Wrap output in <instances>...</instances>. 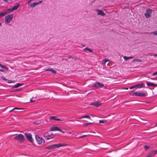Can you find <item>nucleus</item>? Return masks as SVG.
<instances>
[{
	"instance_id": "nucleus-14",
	"label": "nucleus",
	"mask_w": 157,
	"mask_h": 157,
	"mask_svg": "<svg viewBox=\"0 0 157 157\" xmlns=\"http://www.w3.org/2000/svg\"><path fill=\"white\" fill-rule=\"evenodd\" d=\"M101 103L100 102H97L93 103L91 105H93L96 107H98L101 106Z\"/></svg>"
},
{
	"instance_id": "nucleus-7",
	"label": "nucleus",
	"mask_w": 157,
	"mask_h": 157,
	"mask_svg": "<svg viewBox=\"0 0 157 157\" xmlns=\"http://www.w3.org/2000/svg\"><path fill=\"white\" fill-rule=\"evenodd\" d=\"M54 136V135L53 133L48 134L46 133L44 134V137L45 139L48 140L53 138Z\"/></svg>"
},
{
	"instance_id": "nucleus-16",
	"label": "nucleus",
	"mask_w": 157,
	"mask_h": 157,
	"mask_svg": "<svg viewBox=\"0 0 157 157\" xmlns=\"http://www.w3.org/2000/svg\"><path fill=\"white\" fill-rule=\"evenodd\" d=\"M19 5H17L14 6L11 9H9L8 10H10V11H12L14 10H16L19 7Z\"/></svg>"
},
{
	"instance_id": "nucleus-50",
	"label": "nucleus",
	"mask_w": 157,
	"mask_h": 157,
	"mask_svg": "<svg viewBox=\"0 0 157 157\" xmlns=\"http://www.w3.org/2000/svg\"><path fill=\"white\" fill-rule=\"evenodd\" d=\"M82 46H85V45H84V44L82 45Z\"/></svg>"
},
{
	"instance_id": "nucleus-51",
	"label": "nucleus",
	"mask_w": 157,
	"mask_h": 157,
	"mask_svg": "<svg viewBox=\"0 0 157 157\" xmlns=\"http://www.w3.org/2000/svg\"><path fill=\"white\" fill-rule=\"evenodd\" d=\"M128 88H126V89H128Z\"/></svg>"
},
{
	"instance_id": "nucleus-3",
	"label": "nucleus",
	"mask_w": 157,
	"mask_h": 157,
	"mask_svg": "<svg viewBox=\"0 0 157 157\" xmlns=\"http://www.w3.org/2000/svg\"><path fill=\"white\" fill-rule=\"evenodd\" d=\"M14 139L16 140H18L21 142H22L25 140V137L22 134H19L16 135L14 137Z\"/></svg>"
},
{
	"instance_id": "nucleus-40",
	"label": "nucleus",
	"mask_w": 157,
	"mask_h": 157,
	"mask_svg": "<svg viewBox=\"0 0 157 157\" xmlns=\"http://www.w3.org/2000/svg\"><path fill=\"white\" fill-rule=\"evenodd\" d=\"M56 121H62V120L60 119V118H56Z\"/></svg>"
},
{
	"instance_id": "nucleus-4",
	"label": "nucleus",
	"mask_w": 157,
	"mask_h": 157,
	"mask_svg": "<svg viewBox=\"0 0 157 157\" xmlns=\"http://www.w3.org/2000/svg\"><path fill=\"white\" fill-rule=\"evenodd\" d=\"M13 14H10L7 15L5 17V23L6 24L10 23L13 18Z\"/></svg>"
},
{
	"instance_id": "nucleus-52",
	"label": "nucleus",
	"mask_w": 157,
	"mask_h": 157,
	"mask_svg": "<svg viewBox=\"0 0 157 157\" xmlns=\"http://www.w3.org/2000/svg\"><path fill=\"white\" fill-rule=\"evenodd\" d=\"M156 78H157V77Z\"/></svg>"
},
{
	"instance_id": "nucleus-32",
	"label": "nucleus",
	"mask_w": 157,
	"mask_h": 157,
	"mask_svg": "<svg viewBox=\"0 0 157 157\" xmlns=\"http://www.w3.org/2000/svg\"><path fill=\"white\" fill-rule=\"evenodd\" d=\"M86 136L87 135H83L81 136H80L78 138H83V137Z\"/></svg>"
},
{
	"instance_id": "nucleus-35",
	"label": "nucleus",
	"mask_w": 157,
	"mask_h": 157,
	"mask_svg": "<svg viewBox=\"0 0 157 157\" xmlns=\"http://www.w3.org/2000/svg\"><path fill=\"white\" fill-rule=\"evenodd\" d=\"M157 75V71L154 72V73H153V74H152V76H155V75Z\"/></svg>"
},
{
	"instance_id": "nucleus-5",
	"label": "nucleus",
	"mask_w": 157,
	"mask_h": 157,
	"mask_svg": "<svg viewBox=\"0 0 157 157\" xmlns=\"http://www.w3.org/2000/svg\"><path fill=\"white\" fill-rule=\"evenodd\" d=\"M36 139L37 143L39 144H44V140L42 138H40L38 135H36Z\"/></svg>"
},
{
	"instance_id": "nucleus-23",
	"label": "nucleus",
	"mask_w": 157,
	"mask_h": 157,
	"mask_svg": "<svg viewBox=\"0 0 157 157\" xmlns=\"http://www.w3.org/2000/svg\"><path fill=\"white\" fill-rule=\"evenodd\" d=\"M49 119L50 120H56V117L55 116H51L50 117Z\"/></svg>"
},
{
	"instance_id": "nucleus-34",
	"label": "nucleus",
	"mask_w": 157,
	"mask_h": 157,
	"mask_svg": "<svg viewBox=\"0 0 157 157\" xmlns=\"http://www.w3.org/2000/svg\"><path fill=\"white\" fill-rule=\"evenodd\" d=\"M136 86H135H135H131L130 87H129V89H133V88H136Z\"/></svg>"
},
{
	"instance_id": "nucleus-2",
	"label": "nucleus",
	"mask_w": 157,
	"mask_h": 157,
	"mask_svg": "<svg viewBox=\"0 0 157 157\" xmlns=\"http://www.w3.org/2000/svg\"><path fill=\"white\" fill-rule=\"evenodd\" d=\"M132 95H134L139 97H144L146 96V94L143 91H138L137 92H132L130 93Z\"/></svg>"
},
{
	"instance_id": "nucleus-48",
	"label": "nucleus",
	"mask_w": 157,
	"mask_h": 157,
	"mask_svg": "<svg viewBox=\"0 0 157 157\" xmlns=\"http://www.w3.org/2000/svg\"><path fill=\"white\" fill-rule=\"evenodd\" d=\"M2 25V23H0V26Z\"/></svg>"
},
{
	"instance_id": "nucleus-43",
	"label": "nucleus",
	"mask_w": 157,
	"mask_h": 157,
	"mask_svg": "<svg viewBox=\"0 0 157 157\" xmlns=\"http://www.w3.org/2000/svg\"><path fill=\"white\" fill-rule=\"evenodd\" d=\"M1 78L5 80V78L4 77L2 76L1 77Z\"/></svg>"
},
{
	"instance_id": "nucleus-37",
	"label": "nucleus",
	"mask_w": 157,
	"mask_h": 157,
	"mask_svg": "<svg viewBox=\"0 0 157 157\" xmlns=\"http://www.w3.org/2000/svg\"><path fill=\"white\" fill-rule=\"evenodd\" d=\"M144 148H145L146 149H147L149 148V147L146 145L144 146Z\"/></svg>"
},
{
	"instance_id": "nucleus-8",
	"label": "nucleus",
	"mask_w": 157,
	"mask_h": 157,
	"mask_svg": "<svg viewBox=\"0 0 157 157\" xmlns=\"http://www.w3.org/2000/svg\"><path fill=\"white\" fill-rule=\"evenodd\" d=\"M25 136L27 140L31 142H33V141L32 138V135L29 133H25Z\"/></svg>"
},
{
	"instance_id": "nucleus-18",
	"label": "nucleus",
	"mask_w": 157,
	"mask_h": 157,
	"mask_svg": "<svg viewBox=\"0 0 157 157\" xmlns=\"http://www.w3.org/2000/svg\"><path fill=\"white\" fill-rule=\"evenodd\" d=\"M7 14V13L6 12H3L0 13V18L6 15Z\"/></svg>"
},
{
	"instance_id": "nucleus-19",
	"label": "nucleus",
	"mask_w": 157,
	"mask_h": 157,
	"mask_svg": "<svg viewBox=\"0 0 157 157\" xmlns=\"http://www.w3.org/2000/svg\"><path fill=\"white\" fill-rule=\"evenodd\" d=\"M136 87H138L140 88H141L143 87V84H138L135 85Z\"/></svg>"
},
{
	"instance_id": "nucleus-27",
	"label": "nucleus",
	"mask_w": 157,
	"mask_h": 157,
	"mask_svg": "<svg viewBox=\"0 0 157 157\" xmlns=\"http://www.w3.org/2000/svg\"><path fill=\"white\" fill-rule=\"evenodd\" d=\"M89 118V119L90 118V117L89 116V115H86V116H83V117H82V118ZM81 118H80V119H81Z\"/></svg>"
},
{
	"instance_id": "nucleus-13",
	"label": "nucleus",
	"mask_w": 157,
	"mask_h": 157,
	"mask_svg": "<svg viewBox=\"0 0 157 157\" xmlns=\"http://www.w3.org/2000/svg\"><path fill=\"white\" fill-rule=\"evenodd\" d=\"M147 85L148 86H152L154 87H156L157 86V84H154L153 83L149 82H146Z\"/></svg>"
},
{
	"instance_id": "nucleus-47",
	"label": "nucleus",
	"mask_w": 157,
	"mask_h": 157,
	"mask_svg": "<svg viewBox=\"0 0 157 157\" xmlns=\"http://www.w3.org/2000/svg\"><path fill=\"white\" fill-rule=\"evenodd\" d=\"M72 58L71 56L68 57L69 58Z\"/></svg>"
},
{
	"instance_id": "nucleus-12",
	"label": "nucleus",
	"mask_w": 157,
	"mask_h": 157,
	"mask_svg": "<svg viewBox=\"0 0 157 157\" xmlns=\"http://www.w3.org/2000/svg\"><path fill=\"white\" fill-rule=\"evenodd\" d=\"M96 11L98 12V15H101L102 16H104L105 13L102 11L98 9H96Z\"/></svg>"
},
{
	"instance_id": "nucleus-29",
	"label": "nucleus",
	"mask_w": 157,
	"mask_h": 157,
	"mask_svg": "<svg viewBox=\"0 0 157 157\" xmlns=\"http://www.w3.org/2000/svg\"><path fill=\"white\" fill-rule=\"evenodd\" d=\"M106 121L105 120H102L99 121V123H103L105 122Z\"/></svg>"
},
{
	"instance_id": "nucleus-33",
	"label": "nucleus",
	"mask_w": 157,
	"mask_h": 157,
	"mask_svg": "<svg viewBox=\"0 0 157 157\" xmlns=\"http://www.w3.org/2000/svg\"><path fill=\"white\" fill-rule=\"evenodd\" d=\"M19 109L18 108H17V107H15V108H13V109L10 110V112H11L12 111H13V110H14V109Z\"/></svg>"
},
{
	"instance_id": "nucleus-31",
	"label": "nucleus",
	"mask_w": 157,
	"mask_h": 157,
	"mask_svg": "<svg viewBox=\"0 0 157 157\" xmlns=\"http://www.w3.org/2000/svg\"><path fill=\"white\" fill-rule=\"evenodd\" d=\"M35 101V100L34 99V98H32L30 100V101L31 102H34Z\"/></svg>"
},
{
	"instance_id": "nucleus-44",
	"label": "nucleus",
	"mask_w": 157,
	"mask_h": 157,
	"mask_svg": "<svg viewBox=\"0 0 157 157\" xmlns=\"http://www.w3.org/2000/svg\"><path fill=\"white\" fill-rule=\"evenodd\" d=\"M154 56L156 57V56H157V54H155L154 55Z\"/></svg>"
},
{
	"instance_id": "nucleus-45",
	"label": "nucleus",
	"mask_w": 157,
	"mask_h": 157,
	"mask_svg": "<svg viewBox=\"0 0 157 157\" xmlns=\"http://www.w3.org/2000/svg\"><path fill=\"white\" fill-rule=\"evenodd\" d=\"M4 1H5V2H7V0H3Z\"/></svg>"
},
{
	"instance_id": "nucleus-22",
	"label": "nucleus",
	"mask_w": 157,
	"mask_h": 157,
	"mask_svg": "<svg viewBox=\"0 0 157 157\" xmlns=\"http://www.w3.org/2000/svg\"><path fill=\"white\" fill-rule=\"evenodd\" d=\"M84 51L87 50L90 52H92L93 51H92L90 48H86L84 49Z\"/></svg>"
},
{
	"instance_id": "nucleus-10",
	"label": "nucleus",
	"mask_w": 157,
	"mask_h": 157,
	"mask_svg": "<svg viewBox=\"0 0 157 157\" xmlns=\"http://www.w3.org/2000/svg\"><path fill=\"white\" fill-rule=\"evenodd\" d=\"M94 87L97 88H98L99 87H103L104 86V85L101 83L98 82L95 83L94 84Z\"/></svg>"
},
{
	"instance_id": "nucleus-24",
	"label": "nucleus",
	"mask_w": 157,
	"mask_h": 157,
	"mask_svg": "<svg viewBox=\"0 0 157 157\" xmlns=\"http://www.w3.org/2000/svg\"><path fill=\"white\" fill-rule=\"evenodd\" d=\"M108 61V60H107V59H104V60H103L102 61V63L103 64H105Z\"/></svg>"
},
{
	"instance_id": "nucleus-42",
	"label": "nucleus",
	"mask_w": 157,
	"mask_h": 157,
	"mask_svg": "<svg viewBox=\"0 0 157 157\" xmlns=\"http://www.w3.org/2000/svg\"><path fill=\"white\" fill-rule=\"evenodd\" d=\"M32 1V0H29V1L27 2L28 4H29Z\"/></svg>"
},
{
	"instance_id": "nucleus-49",
	"label": "nucleus",
	"mask_w": 157,
	"mask_h": 157,
	"mask_svg": "<svg viewBox=\"0 0 157 157\" xmlns=\"http://www.w3.org/2000/svg\"><path fill=\"white\" fill-rule=\"evenodd\" d=\"M88 124H92V123H88Z\"/></svg>"
},
{
	"instance_id": "nucleus-30",
	"label": "nucleus",
	"mask_w": 157,
	"mask_h": 157,
	"mask_svg": "<svg viewBox=\"0 0 157 157\" xmlns=\"http://www.w3.org/2000/svg\"><path fill=\"white\" fill-rule=\"evenodd\" d=\"M89 124H88V123H85L83 124V125L84 126H87Z\"/></svg>"
},
{
	"instance_id": "nucleus-15",
	"label": "nucleus",
	"mask_w": 157,
	"mask_h": 157,
	"mask_svg": "<svg viewBox=\"0 0 157 157\" xmlns=\"http://www.w3.org/2000/svg\"><path fill=\"white\" fill-rule=\"evenodd\" d=\"M59 128L56 126L52 127L50 129V131H59Z\"/></svg>"
},
{
	"instance_id": "nucleus-17",
	"label": "nucleus",
	"mask_w": 157,
	"mask_h": 157,
	"mask_svg": "<svg viewBox=\"0 0 157 157\" xmlns=\"http://www.w3.org/2000/svg\"><path fill=\"white\" fill-rule=\"evenodd\" d=\"M45 71H50L53 73H56V71L53 69L51 68H49L48 69H45Z\"/></svg>"
},
{
	"instance_id": "nucleus-6",
	"label": "nucleus",
	"mask_w": 157,
	"mask_h": 157,
	"mask_svg": "<svg viewBox=\"0 0 157 157\" xmlns=\"http://www.w3.org/2000/svg\"><path fill=\"white\" fill-rule=\"evenodd\" d=\"M152 13V10L150 9H147L145 13H144V15L145 17L147 18H149L151 14Z\"/></svg>"
},
{
	"instance_id": "nucleus-28",
	"label": "nucleus",
	"mask_w": 157,
	"mask_h": 157,
	"mask_svg": "<svg viewBox=\"0 0 157 157\" xmlns=\"http://www.w3.org/2000/svg\"><path fill=\"white\" fill-rule=\"evenodd\" d=\"M0 66L2 68H6V69H7V68L6 66H5L3 65H2L1 64H0Z\"/></svg>"
},
{
	"instance_id": "nucleus-26",
	"label": "nucleus",
	"mask_w": 157,
	"mask_h": 157,
	"mask_svg": "<svg viewBox=\"0 0 157 157\" xmlns=\"http://www.w3.org/2000/svg\"><path fill=\"white\" fill-rule=\"evenodd\" d=\"M135 61L138 62H141L142 61V60L141 59H134L132 61L134 62Z\"/></svg>"
},
{
	"instance_id": "nucleus-46",
	"label": "nucleus",
	"mask_w": 157,
	"mask_h": 157,
	"mask_svg": "<svg viewBox=\"0 0 157 157\" xmlns=\"http://www.w3.org/2000/svg\"><path fill=\"white\" fill-rule=\"evenodd\" d=\"M68 133H69V134H71V132H68Z\"/></svg>"
},
{
	"instance_id": "nucleus-11",
	"label": "nucleus",
	"mask_w": 157,
	"mask_h": 157,
	"mask_svg": "<svg viewBox=\"0 0 157 157\" xmlns=\"http://www.w3.org/2000/svg\"><path fill=\"white\" fill-rule=\"evenodd\" d=\"M42 1H39L38 2H33L30 4V6L32 8L34 7L35 6L38 5L39 4L41 3Z\"/></svg>"
},
{
	"instance_id": "nucleus-39",
	"label": "nucleus",
	"mask_w": 157,
	"mask_h": 157,
	"mask_svg": "<svg viewBox=\"0 0 157 157\" xmlns=\"http://www.w3.org/2000/svg\"><path fill=\"white\" fill-rule=\"evenodd\" d=\"M8 82L9 83H12V82L11 80H8Z\"/></svg>"
},
{
	"instance_id": "nucleus-20",
	"label": "nucleus",
	"mask_w": 157,
	"mask_h": 157,
	"mask_svg": "<svg viewBox=\"0 0 157 157\" xmlns=\"http://www.w3.org/2000/svg\"><path fill=\"white\" fill-rule=\"evenodd\" d=\"M23 85V84H22L20 83H17L16 84H15L14 86V88H17Z\"/></svg>"
},
{
	"instance_id": "nucleus-1",
	"label": "nucleus",
	"mask_w": 157,
	"mask_h": 157,
	"mask_svg": "<svg viewBox=\"0 0 157 157\" xmlns=\"http://www.w3.org/2000/svg\"><path fill=\"white\" fill-rule=\"evenodd\" d=\"M67 144L63 143H59L57 144H53L47 146L46 149L50 150H55L56 148H58L61 147L67 146Z\"/></svg>"
},
{
	"instance_id": "nucleus-36",
	"label": "nucleus",
	"mask_w": 157,
	"mask_h": 157,
	"mask_svg": "<svg viewBox=\"0 0 157 157\" xmlns=\"http://www.w3.org/2000/svg\"><path fill=\"white\" fill-rule=\"evenodd\" d=\"M33 124L36 125H38L40 124V123H37V122H34Z\"/></svg>"
},
{
	"instance_id": "nucleus-21",
	"label": "nucleus",
	"mask_w": 157,
	"mask_h": 157,
	"mask_svg": "<svg viewBox=\"0 0 157 157\" xmlns=\"http://www.w3.org/2000/svg\"><path fill=\"white\" fill-rule=\"evenodd\" d=\"M133 58V57H128L126 56H124L123 57V58L125 60H128L129 59H132Z\"/></svg>"
},
{
	"instance_id": "nucleus-9",
	"label": "nucleus",
	"mask_w": 157,
	"mask_h": 157,
	"mask_svg": "<svg viewBox=\"0 0 157 157\" xmlns=\"http://www.w3.org/2000/svg\"><path fill=\"white\" fill-rule=\"evenodd\" d=\"M157 153V150L152 151L150 152L147 157H152L154 156Z\"/></svg>"
},
{
	"instance_id": "nucleus-25",
	"label": "nucleus",
	"mask_w": 157,
	"mask_h": 157,
	"mask_svg": "<svg viewBox=\"0 0 157 157\" xmlns=\"http://www.w3.org/2000/svg\"><path fill=\"white\" fill-rule=\"evenodd\" d=\"M150 34H153L154 35H157V30L156 31H153L151 33H150Z\"/></svg>"
},
{
	"instance_id": "nucleus-41",
	"label": "nucleus",
	"mask_w": 157,
	"mask_h": 157,
	"mask_svg": "<svg viewBox=\"0 0 157 157\" xmlns=\"http://www.w3.org/2000/svg\"><path fill=\"white\" fill-rule=\"evenodd\" d=\"M0 71L3 72L4 71V70L3 69H0Z\"/></svg>"
},
{
	"instance_id": "nucleus-38",
	"label": "nucleus",
	"mask_w": 157,
	"mask_h": 157,
	"mask_svg": "<svg viewBox=\"0 0 157 157\" xmlns=\"http://www.w3.org/2000/svg\"><path fill=\"white\" fill-rule=\"evenodd\" d=\"M59 131L60 132H62V133H65V132L64 131H62V130H61L60 129H59Z\"/></svg>"
}]
</instances>
